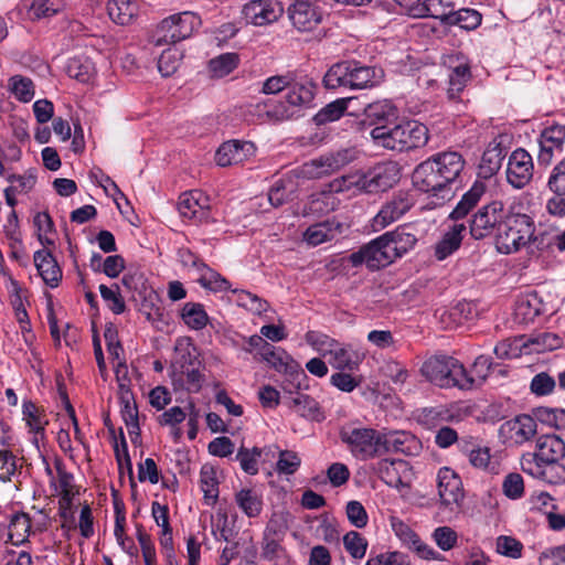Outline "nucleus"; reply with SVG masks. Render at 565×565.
<instances>
[{"instance_id": "16", "label": "nucleus", "mask_w": 565, "mask_h": 565, "mask_svg": "<svg viewBox=\"0 0 565 565\" xmlns=\"http://www.w3.org/2000/svg\"><path fill=\"white\" fill-rule=\"evenodd\" d=\"M288 19L299 32H311L322 21L320 9L310 0H295L287 8Z\"/></svg>"}, {"instance_id": "37", "label": "nucleus", "mask_w": 565, "mask_h": 565, "mask_svg": "<svg viewBox=\"0 0 565 565\" xmlns=\"http://www.w3.org/2000/svg\"><path fill=\"white\" fill-rule=\"evenodd\" d=\"M365 121L375 127L388 125L397 117V110L388 100H379L364 107Z\"/></svg>"}, {"instance_id": "40", "label": "nucleus", "mask_w": 565, "mask_h": 565, "mask_svg": "<svg viewBox=\"0 0 565 565\" xmlns=\"http://www.w3.org/2000/svg\"><path fill=\"white\" fill-rule=\"evenodd\" d=\"M180 318L183 323L191 330H203L210 318L204 309V306L199 302H186L180 311Z\"/></svg>"}, {"instance_id": "63", "label": "nucleus", "mask_w": 565, "mask_h": 565, "mask_svg": "<svg viewBox=\"0 0 565 565\" xmlns=\"http://www.w3.org/2000/svg\"><path fill=\"white\" fill-rule=\"evenodd\" d=\"M523 545L514 537L501 535L497 539V552L501 555L519 558L522 555Z\"/></svg>"}, {"instance_id": "33", "label": "nucleus", "mask_w": 565, "mask_h": 565, "mask_svg": "<svg viewBox=\"0 0 565 565\" xmlns=\"http://www.w3.org/2000/svg\"><path fill=\"white\" fill-rule=\"evenodd\" d=\"M456 3L451 0H424L413 9L416 17H429L440 21L443 25L448 21Z\"/></svg>"}, {"instance_id": "14", "label": "nucleus", "mask_w": 565, "mask_h": 565, "mask_svg": "<svg viewBox=\"0 0 565 565\" xmlns=\"http://www.w3.org/2000/svg\"><path fill=\"white\" fill-rule=\"evenodd\" d=\"M534 173L532 156L523 148H518L509 157L507 167V181L514 189L527 185Z\"/></svg>"}, {"instance_id": "58", "label": "nucleus", "mask_w": 565, "mask_h": 565, "mask_svg": "<svg viewBox=\"0 0 565 565\" xmlns=\"http://www.w3.org/2000/svg\"><path fill=\"white\" fill-rule=\"evenodd\" d=\"M62 0H33L29 10L32 19H44L56 14L62 9Z\"/></svg>"}, {"instance_id": "61", "label": "nucleus", "mask_w": 565, "mask_h": 565, "mask_svg": "<svg viewBox=\"0 0 565 565\" xmlns=\"http://www.w3.org/2000/svg\"><path fill=\"white\" fill-rule=\"evenodd\" d=\"M300 457L291 450H282L276 463V469L280 475H292L300 467Z\"/></svg>"}, {"instance_id": "52", "label": "nucleus", "mask_w": 565, "mask_h": 565, "mask_svg": "<svg viewBox=\"0 0 565 565\" xmlns=\"http://www.w3.org/2000/svg\"><path fill=\"white\" fill-rule=\"evenodd\" d=\"M8 87L11 94L22 103H29L34 97L33 82L22 75L11 76Z\"/></svg>"}, {"instance_id": "26", "label": "nucleus", "mask_w": 565, "mask_h": 565, "mask_svg": "<svg viewBox=\"0 0 565 565\" xmlns=\"http://www.w3.org/2000/svg\"><path fill=\"white\" fill-rule=\"evenodd\" d=\"M255 151V145L250 141L230 140L220 146L215 161L220 167L238 164L254 156Z\"/></svg>"}, {"instance_id": "31", "label": "nucleus", "mask_w": 565, "mask_h": 565, "mask_svg": "<svg viewBox=\"0 0 565 565\" xmlns=\"http://www.w3.org/2000/svg\"><path fill=\"white\" fill-rule=\"evenodd\" d=\"M34 264L44 282L54 288L62 279V270L52 254L46 249L34 253Z\"/></svg>"}, {"instance_id": "57", "label": "nucleus", "mask_w": 565, "mask_h": 565, "mask_svg": "<svg viewBox=\"0 0 565 565\" xmlns=\"http://www.w3.org/2000/svg\"><path fill=\"white\" fill-rule=\"evenodd\" d=\"M260 456L262 451L257 447L252 449L241 447L236 454V460L244 472L254 476L258 472V459Z\"/></svg>"}, {"instance_id": "49", "label": "nucleus", "mask_w": 565, "mask_h": 565, "mask_svg": "<svg viewBox=\"0 0 565 565\" xmlns=\"http://www.w3.org/2000/svg\"><path fill=\"white\" fill-rule=\"evenodd\" d=\"M235 502L248 518L258 516L262 512V498L250 489L239 490L235 494Z\"/></svg>"}, {"instance_id": "12", "label": "nucleus", "mask_w": 565, "mask_h": 565, "mask_svg": "<svg viewBox=\"0 0 565 565\" xmlns=\"http://www.w3.org/2000/svg\"><path fill=\"white\" fill-rule=\"evenodd\" d=\"M353 159V150L340 149L305 163L301 168V174L309 179H319L340 170Z\"/></svg>"}, {"instance_id": "59", "label": "nucleus", "mask_w": 565, "mask_h": 565, "mask_svg": "<svg viewBox=\"0 0 565 565\" xmlns=\"http://www.w3.org/2000/svg\"><path fill=\"white\" fill-rule=\"evenodd\" d=\"M504 495L511 500H518L524 494V480L518 472L508 473L502 482Z\"/></svg>"}, {"instance_id": "54", "label": "nucleus", "mask_w": 565, "mask_h": 565, "mask_svg": "<svg viewBox=\"0 0 565 565\" xmlns=\"http://www.w3.org/2000/svg\"><path fill=\"white\" fill-rule=\"evenodd\" d=\"M55 468L57 471V482L61 495L60 503L61 505H71L74 495L72 491L74 477L71 472L64 469V466L60 460L55 462Z\"/></svg>"}, {"instance_id": "6", "label": "nucleus", "mask_w": 565, "mask_h": 565, "mask_svg": "<svg viewBox=\"0 0 565 565\" xmlns=\"http://www.w3.org/2000/svg\"><path fill=\"white\" fill-rule=\"evenodd\" d=\"M382 433L371 427L348 425L340 429L339 436L354 458L370 460L382 456Z\"/></svg>"}, {"instance_id": "13", "label": "nucleus", "mask_w": 565, "mask_h": 565, "mask_svg": "<svg viewBox=\"0 0 565 565\" xmlns=\"http://www.w3.org/2000/svg\"><path fill=\"white\" fill-rule=\"evenodd\" d=\"M444 66L447 70L448 78L447 96L449 99H457L472 77L470 64L466 56L456 53L444 58Z\"/></svg>"}, {"instance_id": "20", "label": "nucleus", "mask_w": 565, "mask_h": 565, "mask_svg": "<svg viewBox=\"0 0 565 565\" xmlns=\"http://www.w3.org/2000/svg\"><path fill=\"white\" fill-rule=\"evenodd\" d=\"M412 180L414 186L422 192H433L434 194L444 191L449 192L440 173L437 172V166L431 158L423 161L415 168Z\"/></svg>"}, {"instance_id": "17", "label": "nucleus", "mask_w": 565, "mask_h": 565, "mask_svg": "<svg viewBox=\"0 0 565 565\" xmlns=\"http://www.w3.org/2000/svg\"><path fill=\"white\" fill-rule=\"evenodd\" d=\"M178 211L184 218L195 223H209L210 198L200 190H192L180 195Z\"/></svg>"}, {"instance_id": "3", "label": "nucleus", "mask_w": 565, "mask_h": 565, "mask_svg": "<svg viewBox=\"0 0 565 565\" xmlns=\"http://www.w3.org/2000/svg\"><path fill=\"white\" fill-rule=\"evenodd\" d=\"M377 146L395 151H408L423 147L428 141L427 127L416 120H405L393 127L382 125L370 132Z\"/></svg>"}, {"instance_id": "10", "label": "nucleus", "mask_w": 565, "mask_h": 565, "mask_svg": "<svg viewBox=\"0 0 565 565\" xmlns=\"http://www.w3.org/2000/svg\"><path fill=\"white\" fill-rule=\"evenodd\" d=\"M347 259L353 267L365 264L372 270L385 267L395 260L394 253H392L387 239L384 238V234L351 253Z\"/></svg>"}, {"instance_id": "48", "label": "nucleus", "mask_w": 565, "mask_h": 565, "mask_svg": "<svg viewBox=\"0 0 565 565\" xmlns=\"http://www.w3.org/2000/svg\"><path fill=\"white\" fill-rule=\"evenodd\" d=\"M349 67L351 62L332 65L323 76V85L328 89L349 88Z\"/></svg>"}, {"instance_id": "47", "label": "nucleus", "mask_w": 565, "mask_h": 565, "mask_svg": "<svg viewBox=\"0 0 565 565\" xmlns=\"http://www.w3.org/2000/svg\"><path fill=\"white\" fill-rule=\"evenodd\" d=\"M232 292L236 296V305L248 310L253 315L262 316L269 309V303L265 299L258 297L255 294H252L247 290L238 289H234L232 290Z\"/></svg>"}, {"instance_id": "64", "label": "nucleus", "mask_w": 565, "mask_h": 565, "mask_svg": "<svg viewBox=\"0 0 565 565\" xmlns=\"http://www.w3.org/2000/svg\"><path fill=\"white\" fill-rule=\"evenodd\" d=\"M365 565H409V561L401 552H388L369 558Z\"/></svg>"}, {"instance_id": "4", "label": "nucleus", "mask_w": 565, "mask_h": 565, "mask_svg": "<svg viewBox=\"0 0 565 565\" xmlns=\"http://www.w3.org/2000/svg\"><path fill=\"white\" fill-rule=\"evenodd\" d=\"M420 373L428 382L443 388L469 390L475 385V379L469 376L463 364L446 354L428 358L423 363Z\"/></svg>"}, {"instance_id": "24", "label": "nucleus", "mask_w": 565, "mask_h": 565, "mask_svg": "<svg viewBox=\"0 0 565 565\" xmlns=\"http://www.w3.org/2000/svg\"><path fill=\"white\" fill-rule=\"evenodd\" d=\"M536 428L535 419L522 414L504 422L500 427V435L512 444L522 445L534 437Z\"/></svg>"}, {"instance_id": "2", "label": "nucleus", "mask_w": 565, "mask_h": 565, "mask_svg": "<svg viewBox=\"0 0 565 565\" xmlns=\"http://www.w3.org/2000/svg\"><path fill=\"white\" fill-rule=\"evenodd\" d=\"M484 192V184L476 182L470 190L462 195L461 200L451 211L449 218L455 221V223L445 231L441 238L434 247V255L438 260L446 259L459 249L467 233V226L465 223H459L458 221L466 217L468 213L477 206Z\"/></svg>"}, {"instance_id": "25", "label": "nucleus", "mask_w": 565, "mask_h": 565, "mask_svg": "<svg viewBox=\"0 0 565 565\" xmlns=\"http://www.w3.org/2000/svg\"><path fill=\"white\" fill-rule=\"evenodd\" d=\"M120 414L134 445L140 443L138 407L132 392L126 383H120Z\"/></svg>"}, {"instance_id": "22", "label": "nucleus", "mask_w": 565, "mask_h": 565, "mask_svg": "<svg viewBox=\"0 0 565 565\" xmlns=\"http://www.w3.org/2000/svg\"><path fill=\"white\" fill-rule=\"evenodd\" d=\"M565 143V125L553 122L546 126L540 135L539 145L540 152L537 156L539 162L548 164L554 153L563 152Z\"/></svg>"}, {"instance_id": "56", "label": "nucleus", "mask_w": 565, "mask_h": 565, "mask_svg": "<svg viewBox=\"0 0 565 565\" xmlns=\"http://www.w3.org/2000/svg\"><path fill=\"white\" fill-rule=\"evenodd\" d=\"M99 292L103 300L107 303V307L115 313L121 315L126 310V303L120 295L119 286L113 285L108 287L106 285L99 286Z\"/></svg>"}, {"instance_id": "27", "label": "nucleus", "mask_w": 565, "mask_h": 565, "mask_svg": "<svg viewBox=\"0 0 565 565\" xmlns=\"http://www.w3.org/2000/svg\"><path fill=\"white\" fill-rule=\"evenodd\" d=\"M344 233V224L335 217L310 225L303 232V242L311 247L331 242Z\"/></svg>"}, {"instance_id": "36", "label": "nucleus", "mask_w": 565, "mask_h": 565, "mask_svg": "<svg viewBox=\"0 0 565 565\" xmlns=\"http://www.w3.org/2000/svg\"><path fill=\"white\" fill-rule=\"evenodd\" d=\"M287 89L286 99L291 106L309 105L315 96V84L312 81L307 77L297 81L295 74Z\"/></svg>"}, {"instance_id": "55", "label": "nucleus", "mask_w": 565, "mask_h": 565, "mask_svg": "<svg viewBox=\"0 0 565 565\" xmlns=\"http://www.w3.org/2000/svg\"><path fill=\"white\" fill-rule=\"evenodd\" d=\"M239 62V57L236 53H224L210 61V71L216 77H223L233 72Z\"/></svg>"}, {"instance_id": "28", "label": "nucleus", "mask_w": 565, "mask_h": 565, "mask_svg": "<svg viewBox=\"0 0 565 565\" xmlns=\"http://www.w3.org/2000/svg\"><path fill=\"white\" fill-rule=\"evenodd\" d=\"M257 359L268 363L277 372L289 373L295 375L296 379L306 377L303 371H294L297 365H294V360L284 349L277 348L268 342L260 351Z\"/></svg>"}, {"instance_id": "32", "label": "nucleus", "mask_w": 565, "mask_h": 565, "mask_svg": "<svg viewBox=\"0 0 565 565\" xmlns=\"http://www.w3.org/2000/svg\"><path fill=\"white\" fill-rule=\"evenodd\" d=\"M140 0H108L107 12L109 18L117 24H130L138 15Z\"/></svg>"}, {"instance_id": "34", "label": "nucleus", "mask_w": 565, "mask_h": 565, "mask_svg": "<svg viewBox=\"0 0 565 565\" xmlns=\"http://www.w3.org/2000/svg\"><path fill=\"white\" fill-rule=\"evenodd\" d=\"M504 157L505 149L501 143H489L479 163V175L487 179L495 174L500 170Z\"/></svg>"}, {"instance_id": "42", "label": "nucleus", "mask_w": 565, "mask_h": 565, "mask_svg": "<svg viewBox=\"0 0 565 565\" xmlns=\"http://www.w3.org/2000/svg\"><path fill=\"white\" fill-rule=\"evenodd\" d=\"M292 408L298 415L309 420L322 422L326 418L319 403L307 394H298L292 399Z\"/></svg>"}, {"instance_id": "21", "label": "nucleus", "mask_w": 565, "mask_h": 565, "mask_svg": "<svg viewBox=\"0 0 565 565\" xmlns=\"http://www.w3.org/2000/svg\"><path fill=\"white\" fill-rule=\"evenodd\" d=\"M284 8L276 0H252L243 8L245 19L255 25H266L277 21Z\"/></svg>"}, {"instance_id": "11", "label": "nucleus", "mask_w": 565, "mask_h": 565, "mask_svg": "<svg viewBox=\"0 0 565 565\" xmlns=\"http://www.w3.org/2000/svg\"><path fill=\"white\" fill-rule=\"evenodd\" d=\"M416 203L411 191H397L381 206L372 218L371 226L379 232L403 217Z\"/></svg>"}, {"instance_id": "46", "label": "nucleus", "mask_w": 565, "mask_h": 565, "mask_svg": "<svg viewBox=\"0 0 565 565\" xmlns=\"http://www.w3.org/2000/svg\"><path fill=\"white\" fill-rule=\"evenodd\" d=\"M542 312V303L535 294L520 297L515 305V316L524 323L534 321Z\"/></svg>"}, {"instance_id": "39", "label": "nucleus", "mask_w": 565, "mask_h": 565, "mask_svg": "<svg viewBox=\"0 0 565 565\" xmlns=\"http://www.w3.org/2000/svg\"><path fill=\"white\" fill-rule=\"evenodd\" d=\"M31 518L28 513H13L9 522L8 539L13 545H21L28 541L31 532Z\"/></svg>"}, {"instance_id": "8", "label": "nucleus", "mask_w": 565, "mask_h": 565, "mask_svg": "<svg viewBox=\"0 0 565 565\" xmlns=\"http://www.w3.org/2000/svg\"><path fill=\"white\" fill-rule=\"evenodd\" d=\"M399 179V170L396 163L382 162L361 175L344 178V182L354 185L364 193H377L392 188Z\"/></svg>"}, {"instance_id": "23", "label": "nucleus", "mask_w": 565, "mask_h": 565, "mask_svg": "<svg viewBox=\"0 0 565 565\" xmlns=\"http://www.w3.org/2000/svg\"><path fill=\"white\" fill-rule=\"evenodd\" d=\"M184 264H192L198 269L200 276L198 282L206 290L212 292H222L230 290L231 284L221 274L210 268L201 258L186 250L182 254Z\"/></svg>"}, {"instance_id": "7", "label": "nucleus", "mask_w": 565, "mask_h": 565, "mask_svg": "<svg viewBox=\"0 0 565 565\" xmlns=\"http://www.w3.org/2000/svg\"><path fill=\"white\" fill-rule=\"evenodd\" d=\"M201 25V19L191 11L172 14L163 19L152 34V43L157 46L174 44L192 35Z\"/></svg>"}, {"instance_id": "29", "label": "nucleus", "mask_w": 565, "mask_h": 565, "mask_svg": "<svg viewBox=\"0 0 565 565\" xmlns=\"http://www.w3.org/2000/svg\"><path fill=\"white\" fill-rule=\"evenodd\" d=\"M447 186L459 177L465 167L462 156L456 151L440 152L431 157Z\"/></svg>"}, {"instance_id": "1", "label": "nucleus", "mask_w": 565, "mask_h": 565, "mask_svg": "<svg viewBox=\"0 0 565 565\" xmlns=\"http://www.w3.org/2000/svg\"><path fill=\"white\" fill-rule=\"evenodd\" d=\"M565 443L556 435H542L535 441V450L521 456L524 473L547 484L565 483Z\"/></svg>"}, {"instance_id": "9", "label": "nucleus", "mask_w": 565, "mask_h": 565, "mask_svg": "<svg viewBox=\"0 0 565 565\" xmlns=\"http://www.w3.org/2000/svg\"><path fill=\"white\" fill-rule=\"evenodd\" d=\"M509 212H505L501 201H492L472 215L469 221V233L473 239L480 241L497 235Z\"/></svg>"}, {"instance_id": "19", "label": "nucleus", "mask_w": 565, "mask_h": 565, "mask_svg": "<svg viewBox=\"0 0 565 565\" xmlns=\"http://www.w3.org/2000/svg\"><path fill=\"white\" fill-rule=\"evenodd\" d=\"M547 188L553 195L546 201V211L553 216H565V157L552 169Z\"/></svg>"}, {"instance_id": "50", "label": "nucleus", "mask_w": 565, "mask_h": 565, "mask_svg": "<svg viewBox=\"0 0 565 565\" xmlns=\"http://www.w3.org/2000/svg\"><path fill=\"white\" fill-rule=\"evenodd\" d=\"M201 490L206 504L213 505L218 498V480L212 467L203 466L200 472Z\"/></svg>"}, {"instance_id": "51", "label": "nucleus", "mask_w": 565, "mask_h": 565, "mask_svg": "<svg viewBox=\"0 0 565 565\" xmlns=\"http://www.w3.org/2000/svg\"><path fill=\"white\" fill-rule=\"evenodd\" d=\"M66 73L70 77L86 83L94 74V65L88 58L75 56L68 60Z\"/></svg>"}, {"instance_id": "5", "label": "nucleus", "mask_w": 565, "mask_h": 565, "mask_svg": "<svg viewBox=\"0 0 565 565\" xmlns=\"http://www.w3.org/2000/svg\"><path fill=\"white\" fill-rule=\"evenodd\" d=\"M535 232L533 218L523 213L509 212L495 235V246L501 254H512L530 244Z\"/></svg>"}, {"instance_id": "45", "label": "nucleus", "mask_w": 565, "mask_h": 565, "mask_svg": "<svg viewBox=\"0 0 565 565\" xmlns=\"http://www.w3.org/2000/svg\"><path fill=\"white\" fill-rule=\"evenodd\" d=\"M329 353L332 358V365L339 370L353 371L363 359V355L353 350L350 345L340 347L337 344Z\"/></svg>"}, {"instance_id": "18", "label": "nucleus", "mask_w": 565, "mask_h": 565, "mask_svg": "<svg viewBox=\"0 0 565 565\" xmlns=\"http://www.w3.org/2000/svg\"><path fill=\"white\" fill-rule=\"evenodd\" d=\"M422 449L420 440L409 431L387 430L382 433V456L390 452L418 456Z\"/></svg>"}, {"instance_id": "43", "label": "nucleus", "mask_w": 565, "mask_h": 565, "mask_svg": "<svg viewBox=\"0 0 565 565\" xmlns=\"http://www.w3.org/2000/svg\"><path fill=\"white\" fill-rule=\"evenodd\" d=\"M482 21V15L479 11L470 8H457L452 10L448 21L445 25L447 26H459L463 30H475Z\"/></svg>"}, {"instance_id": "62", "label": "nucleus", "mask_w": 565, "mask_h": 565, "mask_svg": "<svg viewBox=\"0 0 565 565\" xmlns=\"http://www.w3.org/2000/svg\"><path fill=\"white\" fill-rule=\"evenodd\" d=\"M262 557L269 562H274L276 565H281V562L285 558V551L275 539L266 534L262 547Z\"/></svg>"}, {"instance_id": "41", "label": "nucleus", "mask_w": 565, "mask_h": 565, "mask_svg": "<svg viewBox=\"0 0 565 565\" xmlns=\"http://www.w3.org/2000/svg\"><path fill=\"white\" fill-rule=\"evenodd\" d=\"M174 351L177 354V363L180 364L182 370L195 365L201 366L199 350L191 338H178L175 340Z\"/></svg>"}, {"instance_id": "30", "label": "nucleus", "mask_w": 565, "mask_h": 565, "mask_svg": "<svg viewBox=\"0 0 565 565\" xmlns=\"http://www.w3.org/2000/svg\"><path fill=\"white\" fill-rule=\"evenodd\" d=\"M384 76L382 68L360 65L351 62L349 67V88L363 89L379 84Z\"/></svg>"}, {"instance_id": "60", "label": "nucleus", "mask_w": 565, "mask_h": 565, "mask_svg": "<svg viewBox=\"0 0 565 565\" xmlns=\"http://www.w3.org/2000/svg\"><path fill=\"white\" fill-rule=\"evenodd\" d=\"M347 552L354 558H362L365 555L367 542L355 531H350L343 537Z\"/></svg>"}, {"instance_id": "53", "label": "nucleus", "mask_w": 565, "mask_h": 565, "mask_svg": "<svg viewBox=\"0 0 565 565\" xmlns=\"http://www.w3.org/2000/svg\"><path fill=\"white\" fill-rule=\"evenodd\" d=\"M23 415L26 419V424L30 427V430L34 433V439L38 441V438H43L44 436V426L47 424V420L39 413L38 407L32 402L23 403Z\"/></svg>"}, {"instance_id": "15", "label": "nucleus", "mask_w": 565, "mask_h": 565, "mask_svg": "<svg viewBox=\"0 0 565 565\" xmlns=\"http://www.w3.org/2000/svg\"><path fill=\"white\" fill-rule=\"evenodd\" d=\"M437 489L440 503L451 510L463 500V487L460 477L449 467H443L437 473Z\"/></svg>"}, {"instance_id": "44", "label": "nucleus", "mask_w": 565, "mask_h": 565, "mask_svg": "<svg viewBox=\"0 0 565 565\" xmlns=\"http://www.w3.org/2000/svg\"><path fill=\"white\" fill-rule=\"evenodd\" d=\"M354 100L353 97L338 98L324 107H322L313 117V121L317 126L333 122L340 119L347 111L349 104Z\"/></svg>"}, {"instance_id": "38", "label": "nucleus", "mask_w": 565, "mask_h": 565, "mask_svg": "<svg viewBox=\"0 0 565 565\" xmlns=\"http://www.w3.org/2000/svg\"><path fill=\"white\" fill-rule=\"evenodd\" d=\"M384 238L387 239L391 245L394 258H399L407 252L413 249L417 243V237L414 233L407 232L406 227L401 226L395 231L386 232Z\"/></svg>"}, {"instance_id": "35", "label": "nucleus", "mask_w": 565, "mask_h": 565, "mask_svg": "<svg viewBox=\"0 0 565 565\" xmlns=\"http://www.w3.org/2000/svg\"><path fill=\"white\" fill-rule=\"evenodd\" d=\"M530 244L541 252H565V230L559 232L556 228H548L534 233Z\"/></svg>"}]
</instances>
